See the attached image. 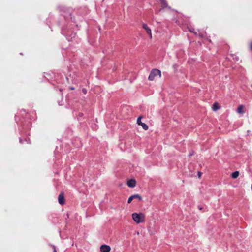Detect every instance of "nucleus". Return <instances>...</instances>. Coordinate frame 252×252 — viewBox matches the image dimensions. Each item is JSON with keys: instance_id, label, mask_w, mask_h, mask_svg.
<instances>
[{"instance_id": "a211bd4d", "label": "nucleus", "mask_w": 252, "mask_h": 252, "mask_svg": "<svg viewBox=\"0 0 252 252\" xmlns=\"http://www.w3.org/2000/svg\"><path fill=\"white\" fill-rule=\"evenodd\" d=\"M70 89L71 90H74V87H70Z\"/></svg>"}, {"instance_id": "dca6fc26", "label": "nucleus", "mask_w": 252, "mask_h": 252, "mask_svg": "<svg viewBox=\"0 0 252 252\" xmlns=\"http://www.w3.org/2000/svg\"><path fill=\"white\" fill-rule=\"evenodd\" d=\"M53 250H54V252H56V248L54 246H53Z\"/></svg>"}, {"instance_id": "20e7f679", "label": "nucleus", "mask_w": 252, "mask_h": 252, "mask_svg": "<svg viewBox=\"0 0 252 252\" xmlns=\"http://www.w3.org/2000/svg\"><path fill=\"white\" fill-rule=\"evenodd\" d=\"M134 199H138L139 200H141L142 198L138 194H134V195H131L129 197V198L128 199V201H127L128 203H130L131 202V201H132V200Z\"/></svg>"}, {"instance_id": "9d476101", "label": "nucleus", "mask_w": 252, "mask_h": 252, "mask_svg": "<svg viewBox=\"0 0 252 252\" xmlns=\"http://www.w3.org/2000/svg\"><path fill=\"white\" fill-rule=\"evenodd\" d=\"M239 175V171H235L232 173L231 177L234 179H236L238 177Z\"/></svg>"}, {"instance_id": "f257e3e1", "label": "nucleus", "mask_w": 252, "mask_h": 252, "mask_svg": "<svg viewBox=\"0 0 252 252\" xmlns=\"http://www.w3.org/2000/svg\"><path fill=\"white\" fill-rule=\"evenodd\" d=\"M132 217L136 223H142L145 221V215L143 213H133Z\"/></svg>"}, {"instance_id": "f03ea898", "label": "nucleus", "mask_w": 252, "mask_h": 252, "mask_svg": "<svg viewBox=\"0 0 252 252\" xmlns=\"http://www.w3.org/2000/svg\"><path fill=\"white\" fill-rule=\"evenodd\" d=\"M158 76L159 77L161 76V72L159 70L154 69H153L149 76L148 79L150 81H153L155 77Z\"/></svg>"}, {"instance_id": "1a4fd4ad", "label": "nucleus", "mask_w": 252, "mask_h": 252, "mask_svg": "<svg viewBox=\"0 0 252 252\" xmlns=\"http://www.w3.org/2000/svg\"><path fill=\"white\" fill-rule=\"evenodd\" d=\"M160 1L162 8H165L168 7L167 3H166L165 0H160Z\"/></svg>"}, {"instance_id": "4468645a", "label": "nucleus", "mask_w": 252, "mask_h": 252, "mask_svg": "<svg viewBox=\"0 0 252 252\" xmlns=\"http://www.w3.org/2000/svg\"><path fill=\"white\" fill-rule=\"evenodd\" d=\"M82 92L84 94H86L87 93V90L85 88H83L82 89Z\"/></svg>"}, {"instance_id": "f8f14e48", "label": "nucleus", "mask_w": 252, "mask_h": 252, "mask_svg": "<svg viewBox=\"0 0 252 252\" xmlns=\"http://www.w3.org/2000/svg\"><path fill=\"white\" fill-rule=\"evenodd\" d=\"M144 130H147L148 129V126L144 123H140V125Z\"/></svg>"}, {"instance_id": "9b49d317", "label": "nucleus", "mask_w": 252, "mask_h": 252, "mask_svg": "<svg viewBox=\"0 0 252 252\" xmlns=\"http://www.w3.org/2000/svg\"><path fill=\"white\" fill-rule=\"evenodd\" d=\"M219 109V106L218 103H215L212 106V109L213 111H217Z\"/></svg>"}, {"instance_id": "2eb2a0df", "label": "nucleus", "mask_w": 252, "mask_h": 252, "mask_svg": "<svg viewBox=\"0 0 252 252\" xmlns=\"http://www.w3.org/2000/svg\"><path fill=\"white\" fill-rule=\"evenodd\" d=\"M201 172H198V177L200 178L201 177Z\"/></svg>"}, {"instance_id": "423d86ee", "label": "nucleus", "mask_w": 252, "mask_h": 252, "mask_svg": "<svg viewBox=\"0 0 252 252\" xmlns=\"http://www.w3.org/2000/svg\"><path fill=\"white\" fill-rule=\"evenodd\" d=\"M127 185L130 188H134L136 185V181L134 179L129 180L127 182Z\"/></svg>"}, {"instance_id": "ddd939ff", "label": "nucleus", "mask_w": 252, "mask_h": 252, "mask_svg": "<svg viewBox=\"0 0 252 252\" xmlns=\"http://www.w3.org/2000/svg\"><path fill=\"white\" fill-rule=\"evenodd\" d=\"M141 117H139V118H138L137 120V123L140 125V123H142L141 121Z\"/></svg>"}, {"instance_id": "0eeeda50", "label": "nucleus", "mask_w": 252, "mask_h": 252, "mask_svg": "<svg viewBox=\"0 0 252 252\" xmlns=\"http://www.w3.org/2000/svg\"><path fill=\"white\" fill-rule=\"evenodd\" d=\"M58 201H59V203L61 204V205H63L64 204V197H63V193H61L59 196H58Z\"/></svg>"}, {"instance_id": "7ed1b4c3", "label": "nucleus", "mask_w": 252, "mask_h": 252, "mask_svg": "<svg viewBox=\"0 0 252 252\" xmlns=\"http://www.w3.org/2000/svg\"><path fill=\"white\" fill-rule=\"evenodd\" d=\"M142 28L146 31L147 34L149 35L150 39L152 38V32L150 28L145 23L142 24Z\"/></svg>"}, {"instance_id": "6e6552de", "label": "nucleus", "mask_w": 252, "mask_h": 252, "mask_svg": "<svg viewBox=\"0 0 252 252\" xmlns=\"http://www.w3.org/2000/svg\"><path fill=\"white\" fill-rule=\"evenodd\" d=\"M237 112L239 114H244L245 113L243 105H241L238 107Z\"/></svg>"}, {"instance_id": "f3484780", "label": "nucleus", "mask_w": 252, "mask_h": 252, "mask_svg": "<svg viewBox=\"0 0 252 252\" xmlns=\"http://www.w3.org/2000/svg\"><path fill=\"white\" fill-rule=\"evenodd\" d=\"M250 49H251V50L252 51V43H251V44Z\"/></svg>"}, {"instance_id": "39448f33", "label": "nucleus", "mask_w": 252, "mask_h": 252, "mask_svg": "<svg viewBox=\"0 0 252 252\" xmlns=\"http://www.w3.org/2000/svg\"><path fill=\"white\" fill-rule=\"evenodd\" d=\"M100 249L101 252H109L111 250L110 247L106 245H102Z\"/></svg>"}]
</instances>
